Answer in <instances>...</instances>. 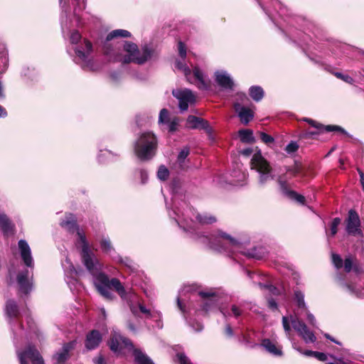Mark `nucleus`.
<instances>
[{
	"label": "nucleus",
	"instance_id": "nucleus-44",
	"mask_svg": "<svg viewBox=\"0 0 364 364\" xmlns=\"http://www.w3.org/2000/svg\"><path fill=\"white\" fill-rule=\"evenodd\" d=\"M168 169L164 165L160 166L157 171L158 178L161 181H165L168 178Z\"/></svg>",
	"mask_w": 364,
	"mask_h": 364
},
{
	"label": "nucleus",
	"instance_id": "nucleus-15",
	"mask_svg": "<svg viewBox=\"0 0 364 364\" xmlns=\"http://www.w3.org/2000/svg\"><path fill=\"white\" fill-rule=\"evenodd\" d=\"M132 33L124 29H115L109 33L105 38L103 43V53L106 55V50L108 49L112 50L117 48H122L123 42L121 41H113L112 40L116 38H131Z\"/></svg>",
	"mask_w": 364,
	"mask_h": 364
},
{
	"label": "nucleus",
	"instance_id": "nucleus-25",
	"mask_svg": "<svg viewBox=\"0 0 364 364\" xmlns=\"http://www.w3.org/2000/svg\"><path fill=\"white\" fill-rule=\"evenodd\" d=\"M234 108L242 123L247 124L253 119L254 113L250 109L241 105L238 102L235 103Z\"/></svg>",
	"mask_w": 364,
	"mask_h": 364
},
{
	"label": "nucleus",
	"instance_id": "nucleus-62",
	"mask_svg": "<svg viewBox=\"0 0 364 364\" xmlns=\"http://www.w3.org/2000/svg\"><path fill=\"white\" fill-rule=\"evenodd\" d=\"M95 364H107L106 360L102 356H99L93 359Z\"/></svg>",
	"mask_w": 364,
	"mask_h": 364
},
{
	"label": "nucleus",
	"instance_id": "nucleus-3",
	"mask_svg": "<svg viewBox=\"0 0 364 364\" xmlns=\"http://www.w3.org/2000/svg\"><path fill=\"white\" fill-rule=\"evenodd\" d=\"M251 169L257 173V182L260 186H265L269 181L276 180L282 194L290 189L289 181L302 172L300 165L295 164L292 166H284L274 173L269 162L264 159L260 151H257L251 159Z\"/></svg>",
	"mask_w": 364,
	"mask_h": 364
},
{
	"label": "nucleus",
	"instance_id": "nucleus-55",
	"mask_svg": "<svg viewBox=\"0 0 364 364\" xmlns=\"http://www.w3.org/2000/svg\"><path fill=\"white\" fill-rule=\"evenodd\" d=\"M332 261L333 264L337 269L342 267L343 266V260L341 257L337 254L332 255Z\"/></svg>",
	"mask_w": 364,
	"mask_h": 364
},
{
	"label": "nucleus",
	"instance_id": "nucleus-42",
	"mask_svg": "<svg viewBox=\"0 0 364 364\" xmlns=\"http://www.w3.org/2000/svg\"><path fill=\"white\" fill-rule=\"evenodd\" d=\"M189 154V149L188 147L183 148L178 154L177 157V162L178 163L180 167L183 168V164L185 162V159Z\"/></svg>",
	"mask_w": 364,
	"mask_h": 364
},
{
	"label": "nucleus",
	"instance_id": "nucleus-24",
	"mask_svg": "<svg viewBox=\"0 0 364 364\" xmlns=\"http://www.w3.org/2000/svg\"><path fill=\"white\" fill-rule=\"evenodd\" d=\"M76 345V341H72L65 343L60 350L54 355L55 364H64L69 358V352L73 350Z\"/></svg>",
	"mask_w": 364,
	"mask_h": 364
},
{
	"label": "nucleus",
	"instance_id": "nucleus-35",
	"mask_svg": "<svg viewBox=\"0 0 364 364\" xmlns=\"http://www.w3.org/2000/svg\"><path fill=\"white\" fill-rule=\"evenodd\" d=\"M294 301L299 309L301 310H306L307 307L304 301V294L299 290L294 291Z\"/></svg>",
	"mask_w": 364,
	"mask_h": 364
},
{
	"label": "nucleus",
	"instance_id": "nucleus-29",
	"mask_svg": "<svg viewBox=\"0 0 364 364\" xmlns=\"http://www.w3.org/2000/svg\"><path fill=\"white\" fill-rule=\"evenodd\" d=\"M87 0H74V11L73 16L76 19L77 26H80L84 24V22L82 20L80 13L83 11L86 6Z\"/></svg>",
	"mask_w": 364,
	"mask_h": 364
},
{
	"label": "nucleus",
	"instance_id": "nucleus-49",
	"mask_svg": "<svg viewBox=\"0 0 364 364\" xmlns=\"http://www.w3.org/2000/svg\"><path fill=\"white\" fill-rule=\"evenodd\" d=\"M341 223L339 218H335L331 224V235L334 236L338 232V227Z\"/></svg>",
	"mask_w": 364,
	"mask_h": 364
},
{
	"label": "nucleus",
	"instance_id": "nucleus-30",
	"mask_svg": "<svg viewBox=\"0 0 364 364\" xmlns=\"http://www.w3.org/2000/svg\"><path fill=\"white\" fill-rule=\"evenodd\" d=\"M14 227V224L8 216L3 213H0V230L3 234L8 235L12 233Z\"/></svg>",
	"mask_w": 364,
	"mask_h": 364
},
{
	"label": "nucleus",
	"instance_id": "nucleus-22",
	"mask_svg": "<svg viewBox=\"0 0 364 364\" xmlns=\"http://www.w3.org/2000/svg\"><path fill=\"white\" fill-rule=\"evenodd\" d=\"M154 55L153 48L149 45L141 46V49L136 47V51L134 52V63L143 65L151 58Z\"/></svg>",
	"mask_w": 364,
	"mask_h": 364
},
{
	"label": "nucleus",
	"instance_id": "nucleus-18",
	"mask_svg": "<svg viewBox=\"0 0 364 364\" xmlns=\"http://www.w3.org/2000/svg\"><path fill=\"white\" fill-rule=\"evenodd\" d=\"M291 323L293 328L304 339L305 343H309L316 341V338L314 333L311 331L306 325L296 316L291 317Z\"/></svg>",
	"mask_w": 364,
	"mask_h": 364
},
{
	"label": "nucleus",
	"instance_id": "nucleus-46",
	"mask_svg": "<svg viewBox=\"0 0 364 364\" xmlns=\"http://www.w3.org/2000/svg\"><path fill=\"white\" fill-rule=\"evenodd\" d=\"M230 311L232 315L236 318H238L240 316H242L244 313L243 309L240 306L236 304H232L231 306Z\"/></svg>",
	"mask_w": 364,
	"mask_h": 364
},
{
	"label": "nucleus",
	"instance_id": "nucleus-56",
	"mask_svg": "<svg viewBox=\"0 0 364 364\" xmlns=\"http://www.w3.org/2000/svg\"><path fill=\"white\" fill-rule=\"evenodd\" d=\"M257 1L259 3V4L261 6V7L262 8V9L264 10V11L267 14V15L276 24L277 23H276V18L274 17V15L263 6L262 0H257Z\"/></svg>",
	"mask_w": 364,
	"mask_h": 364
},
{
	"label": "nucleus",
	"instance_id": "nucleus-51",
	"mask_svg": "<svg viewBox=\"0 0 364 364\" xmlns=\"http://www.w3.org/2000/svg\"><path fill=\"white\" fill-rule=\"evenodd\" d=\"M176 358L179 364H192L190 359L183 353H178Z\"/></svg>",
	"mask_w": 364,
	"mask_h": 364
},
{
	"label": "nucleus",
	"instance_id": "nucleus-17",
	"mask_svg": "<svg viewBox=\"0 0 364 364\" xmlns=\"http://www.w3.org/2000/svg\"><path fill=\"white\" fill-rule=\"evenodd\" d=\"M231 178L225 181L233 186H243L247 178L248 173L241 163L235 162L230 173Z\"/></svg>",
	"mask_w": 364,
	"mask_h": 364
},
{
	"label": "nucleus",
	"instance_id": "nucleus-59",
	"mask_svg": "<svg viewBox=\"0 0 364 364\" xmlns=\"http://www.w3.org/2000/svg\"><path fill=\"white\" fill-rule=\"evenodd\" d=\"M161 318H162L161 314L160 312L156 311L155 316L154 317L153 319H156V327L159 328H162V327H163Z\"/></svg>",
	"mask_w": 364,
	"mask_h": 364
},
{
	"label": "nucleus",
	"instance_id": "nucleus-64",
	"mask_svg": "<svg viewBox=\"0 0 364 364\" xmlns=\"http://www.w3.org/2000/svg\"><path fill=\"white\" fill-rule=\"evenodd\" d=\"M333 362H328L326 364H346L342 359L333 358Z\"/></svg>",
	"mask_w": 364,
	"mask_h": 364
},
{
	"label": "nucleus",
	"instance_id": "nucleus-34",
	"mask_svg": "<svg viewBox=\"0 0 364 364\" xmlns=\"http://www.w3.org/2000/svg\"><path fill=\"white\" fill-rule=\"evenodd\" d=\"M117 156L118 155L117 154H114L108 149H105L100 151V153L97 155V159L100 162L102 163L107 161L114 160Z\"/></svg>",
	"mask_w": 364,
	"mask_h": 364
},
{
	"label": "nucleus",
	"instance_id": "nucleus-61",
	"mask_svg": "<svg viewBox=\"0 0 364 364\" xmlns=\"http://www.w3.org/2000/svg\"><path fill=\"white\" fill-rule=\"evenodd\" d=\"M314 357L321 361H326V360H327V358H328L326 354H325L323 353H321V352H317V351H316Z\"/></svg>",
	"mask_w": 364,
	"mask_h": 364
},
{
	"label": "nucleus",
	"instance_id": "nucleus-36",
	"mask_svg": "<svg viewBox=\"0 0 364 364\" xmlns=\"http://www.w3.org/2000/svg\"><path fill=\"white\" fill-rule=\"evenodd\" d=\"M286 197L288 198L295 200L298 202L300 204H304L305 202V198L301 194L297 193L296 191H292L289 189L288 191H287L285 193H284Z\"/></svg>",
	"mask_w": 364,
	"mask_h": 364
},
{
	"label": "nucleus",
	"instance_id": "nucleus-63",
	"mask_svg": "<svg viewBox=\"0 0 364 364\" xmlns=\"http://www.w3.org/2000/svg\"><path fill=\"white\" fill-rule=\"evenodd\" d=\"M127 328L129 330L133 333H136L137 328L135 326V325L131 321H127Z\"/></svg>",
	"mask_w": 364,
	"mask_h": 364
},
{
	"label": "nucleus",
	"instance_id": "nucleus-45",
	"mask_svg": "<svg viewBox=\"0 0 364 364\" xmlns=\"http://www.w3.org/2000/svg\"><path fill=\"white\" fill-rule=\"evenodd\" d=\"M295 21L296 23L299 25V26L309 31L314 27V26L311 22L308 21L307 20L302 17L296 18V19H295Z\"/></svg>",
	"mask_w": 364,
	"mask_h": 364
},
{
	"label": "nucleus",
	"instance_id": "nucleus-57",
	"mask_svg": "<svg viewBox=\"0 0 364 364\" xmlns=\"http://www.w3.org/2000/svg\"><path fill=\"white\" fill-rule=\"evenodd\" d=\"M189 324L193 328V329L197 332L201 331L203 328V324L198 321H189Z\"/></svg>",
	"mask_w": 364,
	"mask_h": 364
},
{
	"label": "nucleus",
	"instance_id": "nucleus-16",
	"mask_svg": "<svg viewBox=\"0 0 364 364\" xmlns=\"http://www.w3.org/2000/svg\"><path fill=\"white\" fill-rule=\"evenodd\" d=\"M180 120L176 117H171L168 110L162 109L159 115L158 124L162 130H167L168 132H175L179 126Z\"/></svg>",
	"mask_w": 364,
	"mask_h": 364
},
{
	"label": "nucleus",
	"instance_id": "nucleus-2",
	"mask_svg": "<svg viewBox=\"0 0 364 364\" xmlns=\"http://www.w3.org/2000/svg\"><path fill=\"white\" fill-rule=\"evenodd\" d=\"M220 304L221 296L218 291L210 289L197 291L191 285L184 286L177 296V306L186 320L192 310L208 312Z\"/></svg>",
	"mask_w": 364,
	"mask_h": 364
},
{
	"label": "nucleus",
	"instance_id": "nucleus-40",
	"mask_svg": "<svg viewBox=\"0 0 364 364\" xmlns=\"http://www.w3.org/2000/svg\"><path fill=\"white\" fill-rule=\"evenodd\" d=\"M9 59L6 51L2 50L0 52V73L6 70L8 66Z\"/></svg>",
	"mask_w": 364,
	"mask_h": 364
},
{
	"label": "nucleus",
	"instance_id": "nucleus-23",
	"mask_svg": "<svg viewBox=\"0 0 364 364\" xmlns=\"http://www.w3.org/2000/svg\"><path fill=\"white\" fill-rule=\"evenodd\" d=\"M302 120L304 122H306L307 123H309L311 127L317 129V130H318L319 132H323V131H326V132H340L347 136H350L349 134L343 129L340 126H338V125H326V126H324L310 118H303Z\"/></svg>",
	"mask_w": 364,
	"mask_h": 364
},
{
	"label": "nucleus",
	"instance_id": "nucleus-52",
	"mask_svg": "<svg viewBox=\"0 0 364 364\" xmlns=\"http://www.w3.org/2000/svg\"><path fill=\"white\" fill-rule=\"evenodd\" d=\"M282 325L285 331V333L288 338H290L291 334V327L289 324V321L287 317L283 316L282 318Z\"/></svg>",
	"mask_w": 364,
	"mask_h": 364
},
{
	"label": "nucleus",
	"instance_id": "nucleus-6",
	"mask_svg": "<svg viewBox=\"0 0 364 364\" xmlns=\"http://www.w3.org/2000/svg\"><path fill=\"white\" fill-rule=\"evenodd\" d=\"M60 225L70 232L76 231L77 238L75 244L77 248L81 249L82 261L93 279L95 278L102 272V264L92 252L85 232L77 225L75 217L73 214L67 215Z\"/></svg>",
	"mask_w": 364,
	"mask_h": 364
},
{
	"label": "nucleus",
	"instance_id": "nucleus-48",
	"mask_svg": "<svg viewBox=\"0 0 364 364\" xmlns=\"http://www.w3.org/2000/svg\"><path fill=\"white\" fill-rule=\"evenodd\" d=\"M322 132H319L318 130L316 132H311V131H305L301 132L299 134L300 139H314L316 135Z\"/></svg>",
	"mask_w": 364,
	"mask_h": 364
},
{
	"label": "nucleus",
	"instance_id": "nucleus-47",
	"mask_svg": "<svg viewBox=\"0 0 364 364\" xmlns=\"http://www.w3.org/2000/svg\"><path fill=\"white\" fill-rule=\"evenodd\" d=\"M272 3H273V5L275 8H279V11H277L278 14L280 16H283L284 15L286 14V13L287 12V9L284 6L281 2H279L278 0H270Z\"/></svg>",
	"mask_w": 364,
	"mask_h": 364
},
{
	"label": "nucleus",
	"instance_id": "nucleus-13",
	"mask_svg": "<svg viewBox=\"0 0 364 364\" xmlns=\"http://www.w3.org/2000/svg\"><path fill=\"white\" fill-rule=\"evenodd\" d=\"M290 36L294 38V41L298 43L305 53L309 52V54H308L309 57L311 60H314V58L310 56V54H314V50L320 49V46L312 40L309 34L304 31L296 33L291 32Z\"/></svg>",
	"mask_w": 364,
	"mask_h": 364
},
{
	"label": "nucleus",
	"instance_id": "nucleus-54",
	"mask_svg": "<svg viewBox=\"0 0 364 364\" xmlns=\"http://www.w3.org/2000/svg\"><path fill=\"white\" fill-rule=\"evenodd\" d=\"M259 134L261 140L267 145L272 144L274 141V138L272 136L264 132H261Z\"/></svg>",
	"mask_w": 364,
	"mask_h": 364
},
{
	"label": "nucleus",
	"instance_id": "nucleus-39",
	"mask_svg": "<svg viewBox=\"0 0 364 364\" xmlns=\"http://www.w3.org/2000/svg\"><path fill=\"white\" fill-rule=\"evenodd\" d=\"M202 120L203 119L200 117L190 115L187 118V126L191 129H198Z\"/></svg>",
	"mask_w": 364,
	"mask_h": 364
},
{
	"label": "nucleus",
	"instance_id": "nucleus-19",
	"mask_svg": "<svg viewBox=\"0 0 364 364\" xmlns=\"http://www.w3.org/2000/svg\"><path fill=\"white\" fill-rule=\"evenodd\" d=\"M172 95L178 100V107L181 112L186 111L188 105L195 102V96L188 89L173 90Z\"/></svg>",
	"mask_w": 364,
	"mask_h": 364
},
{
	"label": "nucleus",
	"instance_id": "nucleus-9",
	"mask_svg": "<svg viewBox=\"0 0 364 364\" xmlns=\"http://www.w3.org/2000/svg\"><path fill=\"white\" fill-rule=\"evenodd\" d=\"M178 49L181 60H176V68L183 72L187 80L196 85L198 88L202 90H208L210 88V82L209 79L206 78L203 72L198 67H194L193 71H191L189 67L185 63L184 60L186 57V45L183 42L179 41Z\"/></svg>",
	"mask_w": 364,
	"mask_h": 364
},
{
	"label": "nucleus",
	"instance_id": "nucleus-5",
	"mask_svg": "<svg viewBox=\"0 0 364 364\" xmlns=\"http://www.w3.org/2000/svg\"><path fill=\"white\" fill-rule=\"evenodd\" d=\"M196 240L215 251L228 255L240 252L249 258L262 259L267 253L266 248L262 246L242 251L240 242L221 231L210 235L197 233Z\"/></svg>",
	"mask_w": 364,
	"mask_h": 364
},
{
	"label": "nucleus",
	"instance_id": "nucleus-8",
	"mask_svg": "<svg viewBox=\"0 0 364 364\" xmlns=\"http://www.w3.org/2000/svg\"><path fill=\"white\" fill-rule=\"evenodd\" d=\"M18 247L21 258L23 264L30 269L20 272L17 275V283L19 291L23 294H28L33 289V269L34 260L32 256L31 250L25 240H20L18 242Z\"/></svg>",
	"mask_w": 364,
	"mask_h": 364
},
{
	"label": "nucleus",
	"instance_id": "nucleus-31",
	"mask_svg": "<svg viewBox=\"0 0 364 364\" xmlns=\"http://www.w3.org/2000/svg\"><path fill=\"white\" fill-rule=\"evenodd\" d=\"M63 268L64 269L65 274L66 277L74 279L77 275V271L68 258H66L62 262Z\"/></svg>",
	"mask_w": 364,
	"mask_h": 364
},
{
	"label": "nucleus",
	"instance_id": "nucleus-10",
	"mask_svg": "<svg viewBox=\"0 0 364 364\" xmlns=\"http://www.w3.org/2000/svg\"><path fill=\"white\" fill-rule=\"evenodd\" d=\"M110 349L115 353L119 355L123 348H127L133 351L136 364H154L151 359L143 353L140 349L134 348L132 341L121 334L114 333L109 341Z\"/></svg>",
	"mask_w": 364,
	"mask_h": 364
},
{
	"label": "nucleus",
	"instance_id": "nucleus-28",
	"mask_svg": "<svg viewBox=\"0 0 364 364\" xmlns=\"http://www.w3.org/2000/svg\"><path fill=\"white\" fill-rule=\"evenodd\" d=\"M5 311L11 324L13 321L18 319L19 316L18 307L14 300H8L6 301Z\"/></svg>",
	"mask_w": 364,
	"mask_h": 364
},
{
	"label": "nucleus",
	"instance_id": "nucleus-14",
	"mask_svg": "<svg viewBox=\"0 0 364 364\" xmlns=\"http://www.w3.org/2000/svg\"><path fill=\"white\" fill-rule=\"evenodd\" d=\"M346 231L349 235L352 236H363V231L361 230V223L358 213L350 209L348 213V216L345 220Z\"/></svg>",
	"mask_w": 364,
	"mask_h": 364
},
{
	"label": "nucleus",
	"instance_id": "nucleus-1",
	"mask_svg": "<svg viewBox=\"0 0 364 364\" xmlns=\"http://www.w3.org/2000/svg\"><path fill=\"white\" fill-rule=\"evenodd\" d=\"M94 284L97 291L105 299L112 300L114 295L111 289H114L120 297L126 301L132 314L135 316H139L142 314L145 318H154L156 311L151 312L143 304H141L137 294L132 290L127 291L120 281L117 278L111 279L102 272L93 279Z\"/></svg>",
	"mask_w": 364,
	"mask_h": 364
},
{
	"label": "nucleus",
	"instance_id": "nucleus-37",
	"mask_svg": "<svg viewBox=\"0 0 364 364\" xmlns=\"http://www.w3.org/2000/svg\"><path fill=\"white\" fill-rule=\"evenodd\" d=\"M134 178L136 180L140 179L141 184H145L148 181L149 174L148 172L144 168H139L134 171Z\"/></svg>",
	"mask_w": 364,
	"mask_h": 364
},
{
	"label": "nucleus",
	"instance_id": "nucleus-11",
	"mask_svg": "<svg viewBox=\"0 0 364 364\" xmlns=\"http://www.w3.org/2000/svg\"><path fill=\"white\" fill-rule=\"evenodd\" d=\"M157 145V138L153 132H142L134 143L135 154L141 161L149 160L154 156Z\"/></svg>",
	"mask_w": 364,
	"mask_h": 364
},
{
	"label": "nucleus",
	"instance_id": "nucleus-21",
	"mask_svg": "<svg viewBox=\"0 0 364 364\" xmlns=\"http://www.w3.org/2000/svg\"><path fill=\"white\" fill-rule=\"evenodd\" d=\"M215 81L217 85L224 90H232L235 86L234 81L230 75L225 70L215 72Z\"/></svg>",
	"mask_w": 364,
	"mask_h": 364
},
{
	"label": "nucleus",
	"instance_id": "nucleus-38",
	"mask_svg": "<svg viewBox=\"0 0 364 364\" xmlns=\"http://www.w3.org/2000/svg\"><path fill=\"white\" fill-rule=\"evenodd\" d=\"M239 136L242 142H251L254 140L252 131L250 129L240 130Z\"/></svg>",
	"mask_w": 364,
	"mask_h": 364
},
{
	"label": "nucleus",
	"instance_id": "nucleus-58",
	"mask_svg": "<svg viewBox=\"0 0 364 364\" xmlns=\"http://www.w3.org/2000/svg\"><path fill=\"white\" fill-rule=\"evenodd\" d=\"M353 268V260L350 257H346L344 262V269L346 272H350Z\"/></svg>",
	"mask_w": 364,
	"mask_h": 364
},
{
	"label": "nucleus",
	"instance_id": "nucleus-33",
	"mask_svg": "<svg viewBox=\"0 0 364 364\" xmlns=\"http://www.w3.org/2000/svg\"><path fill=\"white\" fill-rule=\"evenodd\" d=\"M250 97L256 102L260 101L264 97V90L260 86H252L249 90Z\"/></svg>",
	"mask_w": 364,
	"mask_h": 364
},
{
	"label": "nucleus",
	"instance_id": "nucleus-27",
	"mask_svg": "<svg viewBox=\"0 0 364 364\" xmlns=\"http://www.w3.org/2000/svg\"><path fill=\"white\" fill-rule=\"evenodd\" d=\"M261 346L274 356L280 357L283 355L282 348L268 338L263 339Z\"/></svg>",
	"mask_w": 364,
	"mask_h": 364
},
{
	"label": "nucleus",
	"instance_id": "nucleus-43",
	"mask_svg": "<svg viewBox=\"0 0 364 364\" xmlns=\"http://www.w3.org/2000/svg\"><path fill=\"white\" fill-rule=\"evenodd\" d=\"M299 145L295 141H291L285 147V151L289 155H294L299 149Z\"/></svg>",
	"mask_w": 364,
	"mask_h": 364
},
{
	"label": "nucleus",
	"instance_id": "nucleus-20",
	"mask_svg": "<svg viewBox=\"0 0 364 364\" xmlns=\"http://www.w3.org/2000/svg\"><path fill=\"white\" fill-rule=\"evenodd\" d=\"M17 355L21 364H28L27 359L31 360L33 364H44L38 350L31 345L23 351L17 350Z\"/></svg>",
	"mask_w": 364,
	"mask_h": 364
},
{
	"label": "nucleus",
	"instance_id": "nucleus-4",
	"mask_svg": "<svg viewBox=\"0 0 364 364\" xmlns=\"http://www.w3.org/2000/svg\"><path fill=\"white\" fill-rule=\"evenodd\" d=\"M170 187L173 194L178 192V188L180 187V181L178 179H173ZM174 204V208L168 211V215L173 218L176 224L182 228L184 231L191 232L193 235L196 239V235L202 234L201 232H196L198 225H208L213 224L217 221L216 218L208 213L200 214L198 213L194 208L189 206L186 202L182 201L180 205L183 208L176 206V196L173 195L172 198Z\"/></svg>",
	"mask_w": 364,
	"mask_h": 364
},
{
	"label": "nucleus",
	"instance_id": "nucleus-32",
	"mask_svg": "<svg viewBox=\"0 0 364 364\" xmlns=\"http://www.w3.org/2000/svg\"><path fill=\"white\" fill-rule=\"evenodd\" d=\"M60 4L61 6L62 11H61V16H60V21H61V26L62 29L64 31L65 28L68 26V13H69V6L67 4L66 2H64L63 4L62 0H59Z\"/></svg>",
	"mask_w": 364,
	"mask_h": 364
},
{
	"label": "nucleus",
	"instance_id": "nucleus-53",
	"mask_svg": "<svg viewBox=\"0 0 364 364\" xmlns=\"http://www.w3.org/2000/svg\"><path fill=\"white\" fill-rule=\"evenodd\" d=\"M335 76L350 85L353 84L354 82V80L348 75H343L341 73H335Z\"/></svg>",
	"mask_w": 364,
	"mask_h": 364
},
{
	"label": "nucleus",
	"instance_id": "nucleus-12",
	"mask_svg": "<svg viewBox=\"0 0 364 364\" xmlns=\"http://www.w3.org/2000/svg\"><path fill=\"white\" fill-rule=\"evenodd\" d=\"M122 47H123V50L126 53L125 55L121 53V48H117L112 50L107 49L105 55L109 60L114 62H120L123 64L133 63V58L135 57L134 52L136 51L137 45L130 41H124ZM107 48H109V47Z\"/></svg>",
	"mask_w": 364,
	"mask_h": 364
},
{
	"label": "nucleus",
	"instance_id": "nucleus-7",
	"mask_svg": "<svg viewBox=\"0 0 364 364\" xmlns=\"http://www.w3.org/2000/svg\"><path fill=\"white\" fill-rule=\"evenodd\" d=\"M69 41L70 45L67 48V52L73 58V61L83 70H95L91 55L92 43L86 39H82L81 34L77 31L71 32Z\"/></svg>",
	"mask_w": 364,
	"mask_h": 364
},
{
	"label": "nucleus",
	"instance_id": "nucleus-26",
	"mask_svg": "<svg viewBox=\"0 0 364 364\" xmlns=\"http://www.w3.org/2000/svg\"><path fill=\"white\" fill-rule=\"evenodd\" d=\"M102 339L101 333L97 330H92L86 336L85 347L88 350L96 348Z\"/></svg>",
	"mask_w": 364,
	"mask_h": 364
},
{
	"label": "nucleus",
	"instance_id": "nucleus-50",
	"mask_svg": "<svg viewBox=\"0 0 364 364\" xmlns=\"http://www.w3.org/2000/svg\"><path fill=\"white\" fill-rule=\"evenodd\" d=\"M198 129L204 130L208 134H211L213 132V129L210 127L209 122L203 119L201 123H200V127Z\"/></svg>",
	"mask_w": 364,
	"mask_h": 364
},
{
	"label": "nucleus",
	"instance_id": "nucleus-60",
	"mask_svg": "<svg viewBox=\"0 0 364 364\" xmlns=\"http://www.w3.org/2000/svg\"><path fill=\"white\" fill-rule=\"evenodd\" d=\"M306 313V318L308 320V321L309 322L310 324H311L312 326H315V323H316V319H315V317L314 316L311 314L308 309H306V310H304Z\"/></svg>",
	"mask_w": 364,
	"mask_h": 364
},
{
	"label": "nucleus",
	"instance_id": "nucleus-41",
	"mask_svg": "<svg viewBox=\"0 0 364 364\" xmlns=\"http://www.w3.org/2000/svg\"><path fill=\"white\" fill-rule=\"evenodd\" d=\"M100 247L102 252L105 253H111L113 250L110 240L108 237H104L100 241Z\"/></svg>",
	"mask_w": 364,
	"mask_h": 364
}]
</instances>
